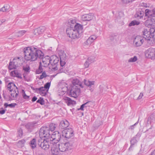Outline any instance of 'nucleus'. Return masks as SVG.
I'll list each match as a JSON object with an SVG mask.
<instances>
[{"label":"nucleus","instance_id":"nucleus-19","mask_svg":"<svg viewBox=\"0 0 155 155\" xmlns=\"http://www.w3.org/2000/svg\"><path fill=\"white\" fill-rule=\"evenodd\" d=\"M45 29V28L44 26H41L38 28L35 29L34 31V34L38 35L39 34L42 33Z\"/></svg>","mask_w":155,"mask_h":155},{"label":"nucleus","instance_id":"nucleus-31","mask_svg":"<svg viewBox=\"0 0 155 155\" xmlns=\"http://www.w3.org/2000/svg\"><path fill=\"white\" fill-rule=\"evenodd\" d=\"M42 65L41 62L39 63V65L38 68L36 71V73L37 74H40L43 72V69L42 68Z\"/></svg>","mask_w":155,"mask_h":155},{"label":"nucleus","instance_id":"nucleus-41","mask_svg":"<svg viewBox=\"0 0 155 155\" xmlns=\"http://www.w3.org/2000/svg\"><path fill=\"white\" fill-rule=\"evenodd\" d=\"M21 92L23 98L25 99H28L29 98V96L27 95L25 91L24 90H22Z\"/></svg>","mask_w":155,"mask_h":155},{"label":"nucleus","instance_id":"nucleus-46","mask_svg":"<svg viewBox=\"0 0 155 155\" xmlns=\"http://www.w3.org/2000/svg\"><path fill=\"white\" fill-rule=\"evenodd\" d=\"M42 73V74L40 76V77L39 78L40 79H42L44 78H46L48 76L46 74L45 71L43 72Z\"/></svg>","mask_w":155,"mask_h":155},{"label":"nucleus","instance_id":"nucleus-4","mask_svg":"<svg viewBox=\"0 0 155 155\" xmlns=\"http://www.w3.org/2000/svg\"><path fill=\"white\" fill-rule=\"evenodd\" d=\"M58 54L60 57V67L58 70L59 73L64 72L66 71L65 64L67 59V57L64 51L63 50L58 51Z\"/></svg>","mask_w":155,"mask_h":155},{"label":"nucleus","instance_id":"nucleus-10","mask_svg":"<svg viewBox=\"0 0 155 155\" xmlns=\"http://www.w3.org/2000/svg\"><path fill=\"white\" fill-rule=\"evenodd\" d=\"M145 8H140L136 9V13L134 15L135 18H137L141 19L143 17L144 14Z\"/></svg>","mask_w":155,"mask_h":155},{"label":"nucleus","instance_id":"nucleus-2","mask_svg":"<svg viewBox=\"0 0 155 155\" xmlns=\"http://www.w3.org/2000/svg\"><path fill=\"white\" fill-rule=\"evenodd\" d=\"M24 52L25 58L27 61H34L38 59H43L44 54L40 50L33 46L24 48Z\"/></svg>","mask_w":155,"mask_h":155},{"label":"nucleus","instance_id":"nucleus-60","mask_svg":"<svg viewBox=\"0 0 155 155\" xmlns=\"http://www.w3.org/2000/svg\"><path fill=\"white\" fill-rule=\"evenodd\" d=\"M141 136V134L140 132H138L137 134L134 136L136 137V138L137 137H140Z\"/></svg>","mask_w":155,"mask_h":155},{"label":"nucleus","instance_id":"nucleus-44","mask_svg":"<svg viewBox=\"0 0 155 155\" xmlns=\"http://www.w3.org/2000/svg\"><path fill=\"white\" fill-rule=\"evenodd\" d=\"M137 60V57L136 56H134L133 58H131L128 61L129 62H133L136 61Z\"/></svg>","mask_w":155,"mask_h":155},{"label":"nucleus","instance_id":"nucleus-63","mask_svg":"<svg viewBox=\"0 0 155 155\" xmlns=\"http://www.w3.org/2000/svg\"><path fill=\"white\" fill-rule=\"evenodd\" d=\"M4 106L5 108H7L8 107V104L7 103H5L4 104Z\"/></svg>","mask_w":155,"mask_h":155},{"label":"nucleus","instance_id":"nucleus-57","mask_svg":"<svg viewBox=\"0 0 155 155\" xmlns=\"http://www.w3.org/2000/svg\"><path fill=\"white\" fill-rule=\"evenodd\" d=\"M143 94L141 93H140V95L138 97L137 99L139 100V99H141L143 97Z\"/></svg>","mask_w":155,"mask_h":155},{"label":"nucleus","instance_id":"nucleus-14","mask_svg":"<svg viewBox=\"0 0 155 155\" xmlns=\"http://www.w3.org/2000/svg\"><path fill=\"white\" fill-rule=\"evenodd\" d=\"M93 17V14L92 13H90L82 15L81 20L83 21H89L92 20Z\"/></svg>","mask_w":155,"mask_h":155},{"label":"nucleus","instance_id":"nucleus-33","mask_svg":"<svg viewBox=\"0 0 155 155\" xmlns=\"http://www.w3.org/2000/svg\"><path fill=\"white\" fill-rule=\"evenodd\" d=\"M42 87L43 89L40 91L39 94L42 96H45L47 94V92L48 91V90H46V89H45L43 87Z\"/></svg>","mask_w":155,"mask_h":155},{"label":"nucleus","instance_id":"nucleus-58","mask_svg":"<svg viewBox=\"0 0 155 155\" xmlns=\"http://www.w3.org/2000/svg\"><path fill=\"white\" fill-rule=\"evenodd\" d=\"M116 37V35H114L110 36V40H111L112 41V40H114L115 37Z\"/></svg>","mask_w":155,"mask_h":155},{"label":"nucleus","instance_id":"nucleus-29","mask_svg":"<svg viewBox=\"0 0 155 155\" xmlns=\"http://www.w3.org/2000/svg\"><path fill=\"white\" fill-rule=\"evenodd\" d=\"M150 40L152 41L155 39V29L152 28L150 29Z\"/></svg>","mask_w":155,"mask_h":155},{"label":"nucleus","instance_id":"nucleus-47","mask_svg":"<svg viewBox=\"0 0 155 155\" xmlns=\"http://www.w3.org/2000/svg\"><path fill=\"white\" fill-rule=\"evenodd\" d=\"M23 69L25 71L29 72H30V68L28 65H27L26 67L24 66L23 67Z\"/></svg>","mask_w":155,"mask_h":155},{"label":"nucleus","instance_id":"nucleus-43","mask_svg":"<svg viewBox=\"0 0 155 155\" xmlns=\"http://www.w3.org/2000/svg\"><path fill=\"white\" fill-rule=\"evenodd\" d=\"M145 14V17H147L148 18H150V10L148 9H145L144 11Z\"/></svg>","mask_w":155,"mask_h":155},{"label":"nucleus","instance_id":"nucleus-48","mask_svg":"<svg viewBox=\"0 0 155 155\" xmlns=\"http://www.w3.org/2000/svg\"><path fill=\"white\" fill-rule=\"evenodd\" d=\"M134 0H122V3L124 4H127L131 2Z\"/></svg>","mask_w":155,"mask_h":155},{"label":"nucleus","instance_id":"nucleus-28","mask_svg":"<svg viewBox=\"0 0 155 155\" xmlns=\"http://www.w3.org/2000/svg\"><path fill=\"white\" fill-rule=\"evenodd\" d=\"M51 151L52 154L54 155H58L59 153V148L55 147H51Z\"/></svg>","mask_w":155,"mask_h":155},{"label":"nucleus","instance_id":"nucleus-54","mask_svg":"<svg viewBox=\"0 0 155 155\" xmlns=\"http://www.w3.org/2000/svg\"><path fill=\"white\" fill-rule=\"evenodd\" d=\"M17 105V104L15 103H12L11 104H8V107H10L12 108H14L15 107V106Z\"/></svg>","mask_w":155,"mask_h":155},{"label":"nucleus","instance_id":"nucleus-53","mask_svg":"<svg viewBox=\"0 0 155 155\" xmlns=\"http://www.w3.org/2000/svg\"><path fill=\"white\" fill-rule=\"evenodd\" d=\"M8 11V8H7V7H6L5 6H4V7L0 9V11H2L3 12H6Z\"/></svg>","mask_w":155,"mask_h":155},{"label":"nucleus","instance_id":"nucleus-5","mask_svg":"<svg viewBox=\"0 0 155 155\" xmlns=\"http://www.w3.org/2000/svg\"><path fill=\"white\" fill-rule=\"evenodd\" d=\"M64 89L68 91V94L69 96L74 98H76L80 93V88L78 87L77 86H70L69 88L66 86Z\"/></svg>","mask_w":155,"mask_h":155},{"label":"nucleus","instance_id":"nucleus-21","mask_svg":"<svg viewBox=\"0 0 155 155\" xmlns=\"http://www.w3.org/2000/svg\"><path fill=\"white\" fill-rule=\"evenodd\" d=\"M84 84L89 88H91V87H92L94 85V81H90L89 80L84 79Z\"/></svg>","mask_w":155,"mask_h":155},{"label":"nucleus","instance_id":"nucleus-36","mask_svg":"<svg viewBox=\"0 0 155 155\" xmlns=\"http://www.w3.org/2000/svg\"><path fill=\"white\" fill-rule=\"evenodd\" d=\"M140 24V22L139 21L136 20H134L131 21V22L129 24V26H131L135 25H139Z\"/></svg>","mask_w":155,"mask_h":155},{"label":"nucleus","instance_id":"nucleus-3","mask_svg":"<svg viewBox=\"0 0 155 155\" xmlns=\"http://www.w3.org/2000/svg\"><path fill=\"white\" fill-rule=\"evenodd\" d=\"M83 25L77 23L71 28H67L66 32L68 36L70 38L75 39L80 37V34L83 32Z\"/></svg>","mask_w":155,"mask_h":155},{"label":"nucleus","instance_id":"nucleus-7","mask_svg":"<svg viewBox=\"0 0 155 155\" xmlns=\"http://www.w3.org/2000/svg\"><path fill=\"white\" fill-rule=\"evenodd\" d=\"M61 134L58 131L53 132L49 139V144L58 143L61 138Z\"/></svg>","mask_w":155,"mask_h":155},{"label":"nucleus","instance_id":"nucleus-26","mask_svg":"<svg viewBox=\"0 0 155 155\" xmlns=\"http://www.w3.org/2000/svg\"><path fill=\"white\" fill-rule=\"evenodd\" d=\"M11 92V95L13 98H16L18 96L19 92L18 88L17 87H16V88L13 90V91H12Z\"/></svg>","mask_w":155,"mask_h":155},{"label":"nucleus","instance_id":"nucleus-15","mask_svg":"<svg viewBox=\"0 0 155 155\" xmlns=\"http://www.w3.org/2000/svg\"><path fill=\"white\" fill-rule=\"evenodd\" d=\"M148 30L147 29H144L142 31L143 33V37L147 41H150V29H148Z\"/></svg>","mask_w":155,"mask_h":155},{"label":"nucleus","instance_id":"nucleus-42","mask_svg":"<svg viewBox=\"0 0 155 155\" xmlns=\"http://www.w3.org/2000/svg\"><path fill=\"white\" fill-rule=\"evenodd\" d=\"M90 102L89 101H88L87 102H86V103H84L82 104L81 106H80V108H78V110H83V111L84 110V107H87V106H86V105L88 103H89Z\"/></svg>","mask_w":155,"mask_h":155},{"label":"nucleus","instance_id":"nucleus-12","mask_svg":"<svg viewBox=\"0 0 155 155\" xmlns=\"http://www.w3.org/2000/svg\"><path fill=\"white\" fill-rule=\"evenodd\" d=\"M144 41L143 37L140 36H137L134 38V43L136 47H138L141 46Z\"/></svg>","mask_w":155,"mask_h":155},{"label":"nucleus","instance_id":"nucleus-1","mask_svg":"<svg viewBox=\"0 0 155 155\" xmlns=\"http://www.w3.org/2000/svg\"><path fill=\"white\" fill-rule=\"evenodd\" d=\"M52 134L47 126L41 127L39 131L40 138L37 141L38 145L42 149L46 150L50 147L49 139Z\"/></svg>","mask_w":155,"mask_h":155},{"label":"nucleus","instance_id":"nucleus-64","mask_svg":"<svg viewBox=\"0 0 155 155\" xmlns=\"http://www.w3.org/2000/svg\"><path fill=\"white\" fill-rule=\"evenodd\" d=\"M151 155H155V150L151 153Z\"/></svg>","mask_w":155,"mask_h":155},{"label":"nucleus","instance_id":"nucleus-37","mask_svg":"<svg viewBox=\"0 0 155 155\" xmlns=\"http://www.w3.org/2000/svg\"><path fill=\"white\" fill-rule=\"evenodd\" d=\"M23 134V130L21 128L18 130L17 132V136L18 137L20 138L22 137Z\"/></svg>","mask_w":155,"mask_h":155},{"label":"nucleus","instance_id":"nucleus-27","mask_svg":"<svg viewBox=\"0 0 155 155\" xmlns=\"http://www.w3.org/2000/svg\"><path fill=\"white\" fill-rule=\"evenodd\" d=\"M7 88L10 92H12L17 87L15 84L13 82H10L7 85Z\"/></svg>","mask_w":155,"mask_h":155},{"label":"nucleus","instance_id":"nucleus-18","mask_svg":"<svg viewBox=\"0 0 155 155\" xmlns=\"http://www.w3.org/2000/svg\"><path fill=\"white\" fill-rule=\"evenodd\" d=\"M63 99L64 102L66 103L68 106L76 104V101L72 100L71 98L67 97H64Z\"/></svg>","mask_w":155,"mask_h":155},{"label":"nucleus","instance_id":"nucleus-16","mask_svg":"<svg viewBox=\"0 0 155 155\" xmlns=\"http://www.w3.org/2000/svg\"><path fill=\"white\" fill-rule=\"evenodd\" d=\"M68 122L66 120H61L60 122L59 127L61 129H66L69 126Z\"/></svg>","mask_w":155,"mask_h":155},{"label":"nucleus","instance_id":"nucleus-30","mask_svg":"<svg viewBox=\"0 0 155 155\" xmlns=\"http://www.w3.org/2000/svg\"><path fill=\"white\" fill-rule=\"evenodd\" d=\"M68 23L70 25L69 27H68V28H71V26H74V25L76 24V21L75 19H70L68 21Z\"/></svg>","mask_w":155,"mask_h":155},{"label":"nucleus","instance_id":"nucleus-34","mask_svg":"<svg viewBox=\"0 0 155 155\" xmlns=\"http://www.w3.org/2000/svg\"><path fill=\"white\" fill-rule=\"evenodd\" d=\"M139 6L138 7L139 8H143L142 7L147 8L148 7H149V5L148 4H147V3L144 2L142 1L140 3V4L139 5Z\"/></svg>","mask_w":155,"mask_h":155},{"label":"nucleus","instance_id":"nucleus-25","mask_svg":"<svg viewBox=\"0 0 155 155\" xmlns=\"http://www.w3.org/2000/svg\"><path fill=\"white\" fill-rule=\"evenodd\" d=\"M10 75L14 77H17L21 79L22 78L21 74H19L18 71L16 70L11 71L10 73Z\"/></svg>","mask_w":155,"mask_h":155},{"label":"nucleus","instance_id":"nucleus-52","mask_svg":"<svg viewBox=\"0 0 155 155\" xmlns=\"http://www.w3.org/2000/svg\"><path fill=\"white\" fill-rule=\"evenodd\" d=\"M42 89H43V88L41 87L39 88H35V90L34 91V92L39 93V92H40V91Z\"/></svg>","mask_w":155,"mask_h":155},{"label":"nucleus","instance_id":"nucleus-6","mask_svg":"<svg viewBox=\"0 0 155 155\" xmlns=\"http://www.w3.org/2000/svg\"><path fill=\"white\" fill-rule=\"evenodd\" d=\"M59 61V58L56 55L51 56L49 60V63L51 66H49L50 69L52 71H54L58 70V63Z\"/></svg>","mask_w":155,"mask_h":155},{"label":"nucleus","instance_id":"nucleus-56","mask_svg":"<svg viewBox=\"0 0 155 155\" xmlns=\"http://www.w3.org/2000/svg\"><path fill=\"white\" fill-rule=\"evenodd\" d=\"M6 111V110L3 109L2 110H0V114H4Z\"/></svg>","mask_w":155,"mask_h":155},{"label":"nucleus","instance_id":"nucleus-9","mask_svg":"<svg viewBox=\"0 0 155 155\" xmlns=\"http://www.w3.org/2000/svg\"><path fill=\"white\" fill-rule=\"evenodd\" d=\"M74 135V131L71 128H66L62 131V137L66 139H69Z\"/></svg>","mask_w":155,"mask_h":155},{"label":"nucleus","instance_id":"nucleus-32","mask_svg":"<svg viewBox=\"0 0 155 155\" xmlns=\"http://www.w3.org/2000/svg\"><path fill=\"white\" fill-rule=\"evenodd\" d=\"M27 31L25 30L19 31L17 33V36L21 37L24 35L26 32Z\"/></svg>","mask_w":155,"mask_h":155},{"label":"nucleus","instance_id":"nucleus-55","mask_svg":"<svg viewBox=\"0 0 155 155\" xmlns=\"http://www.w3.org/2000/svg\"><path fill=\"white\" fill-rule=\"evenodd\" d=\"M99 93H102L103 92L104 87L102 86H101V85H100L99 86Z\"/></svg>","mask_w":155,"mask_h":155},{"label":"nucleus","instance_id":"nucleus-51","mask_svg":"<svg viewBox=\"0 0 155 155\" xmlns=\"http://www.w3.org/2000/svg\"><path fill=\"white\" fill-rule=\"evenodd\" d=\"M91 63L87 60L84 63V66L85 68H88L90 64Z\"/></svg>","mask_w":155,"mask_h":155},{"label":"nucleus","instance_id":"nucleus-20","mask_svg":"<svg viewBox=\"0 0 155 155\" xmlns=\"http://www.w3.org/2000/svg\"><path fill=\"white\" fill-rule=\"evenodd\" d=\"M16 60L17 59L14 58L13 59L12 61H10L8 67L9 70H11L13 69L16 68L17 67L16 64H15Z\"/></svg>","mask_w":155,"mask_h":155},{"label":"nucleus","instance_id":"nucleus-49","mask_svg":"<svg viewBox=\"0 0 155 155\" xmlns=\"http://www.w3.org/2000/svg\"><path fill=\"white\" fill-rule=\"evenodd\" d=\"M92 42H93L88 38L84 43L86 45H91Z\"/></svg>","mask_w":155,"mask_h":155},{"label":"nucleus","instance_id":"nucleus-39","mask_svg":"<svg viewBox=\"0 0 155 155\" xmlns=\"http://www.w3.org/2000/svg\"><path fill=\"white\" fill-rule=\"evenodd\" d=\"M95 58L94 56H91L87 58L88 61H89L91 63L94 62L95 61Z\"/></svg>","mask_w":155,"mask_h":155},{"label":"nucleus","instance_id":"nucleus-8","mask_svg":"<svg viewBox=\"0 0 155 155\" xmlns=\"http://www.w3.org/2000/svg\"><path fill=\"white\" fill-rule=\"evenodd\" d=\"M58 145L60 151L64 152L71 150L72 148L73 144L69 141L64 143L58 144Z\"/></svg>","mask_w":155,"mask_h":155},{"label":"nucleus","instance_id":"nucleus-23","mask_svg":"<svg viewBox=\"0 0 155 155\" xmlns=\"http://www.w3.org/2000/svg\"><path fill=\"white\" fill-rule=\"evenodd\" d=\"M34 124L33 122L28 123L25 125V127L29 132H31L33 129Z\"/></svg>","mask_w":155,"mask_h":155},{"label":"nucleus","instance_id":"nucleus-13","mask_svg":"<svg viewBox=\"0 0 155 155\" xmlns=\"http://www.w3.org/2000/svg\"><path fill=\"white\" fill-rule=\"evenodd\" d=\"M150 25L155 26V8H153L152 10H150Z\"/></svg>","mask_w":155,"mask_h":155},{"label":"nucleus","instance_id":"nucleus-45","mask_svg":"<svg viewBox=\"0 0 155 155\" xmlns=\"http://www.w3.org/2000/svg\"><path fill=\"white\" fill-rule=\"evenodd\" d=\"M51 85V82H48L46 83L44 85L43 87L45 89L48 90Z\"/></svg>","mask_w":155,"mask_h":155},{"label":"nucleus","instance_id":"nucleus-22","mask_svg":"<svg viewBox=\"0 0 155 155\" xmlns=\"http://www.w3.org/2000/svg\"><path fill=\"white\" fill-rule=\"evenodd\" d=\"M130 145L129 148V150H132V147H133L135 144H136L137 142L136 137H133L130 140Z\"/></svg>","mask_w":155,"mask_h":155},{"label":"nucleus","instance_id":"nucleus-59","mask_svg":"<svg viewBox=\"0 0 155 155\" xmlns=\"http://www.w3.org/2000/svg\"><path fill=\"white\" fill-rule=\"evenodd\" d=\"M37 99V97H36V96H35L33 97L31 101L32 102H34Z\"/></svg>","mask_w":155,"mask_h":155},{"label":"nucleus","instance_id":"nucleus-11","mask_svg":"<svg viewBox=\"0 0 155 155\" xmlns=\"http://www.w3.org/2000/svg\"><path fill=\"white\" fill-rule=\"evenodd\" d=\"M146 56L149 58L152 59L155 58V49L150 48L146 51Z\"/></svg>","mask_w":155,"mask_h":155},{"label":"nucleus","instance_id":"nucleus-17","mask_svg":"<svg viewBox=\"0 0 155 155\" xmlns=\"http://www.w3.org/2000/svg\"><path fill=\"white\" fill-rule=\"evenodd\" d=\"M72 84L71 86H75L80 87L83 88L84 86L82 84L81 82L78 79H74L72 81Z\"/></svg>","mask_w":155,"mask_h":155},{"label":"nucleus","instance_id":"nucleus-40","mask_svg":"<svg viewBox=\"0 0 155 155\" xmlns=\"http://www.w3.org/2000/svg\"><path fill=\"white\" fill-rule=\"evenodd\" d=\"M36 102L39 103L41 105H43L45 104V101L42 97H40L39 99Z\"/></svg>","mask_w":155,"mask_h":155},{"label":"nucleus","instance_id":"nucleus-61","mask_svg":"<svg viewBox=\"0 0 155 155\" xmlns=\"http://www.w3.org/2000/svg\"><path fill=\"white\" fill-rule=\"evenodd\" d=\"M2 96L4 99H6V95L5 94V91H3Z\"/></svg>","mask_w":155,"mask_h":155},{"label":"nucleus","instance_id":"nucleus-50","mask_svg":"<svg viewBox=\"0 0 155 155\" xmlns=\"http://www.w3.org/2000/svg\"><path fill=\"white\" fill-rule=\"evenodd\" d=\"M88 38L93 42L96 39L97 37L95 36L92 35L90 37Z\"/></svg>","mask_w":155,"mask_h":155},{"label":"nucleus","instance_id":"nucleus-62","mask_svg":"<svg viewBox=\"0 0 155 155\" xmlns=\"http://www.w3.org/2000/svg\"><path fill=\"white\" fill-rule=\"evenodd\" d=\"M66 86H65L64 87L62 88V91H63L64 92H66L67 93V94H68V91H67V90H66L65 89H64V88Z\"/></svg>","mask_w":155,"mask_h":155},{"label":"nucleus","instance_id":"nucleus-24","mask_svg":"<svg viewBox=\"0 0 155 155\" xmlns=\"http://www.w3.org/2000/svg\"><path fill=\"white\" fill-rule=\"evenodd\" d=\"M29 144L31 149L35 148L37 146L36 139L35 138H33L30 141Z\"/></svg>","mask_w":155,"mask_h":155},{"label":"nucleus","instance_id":"nucleus-35","mask_svg":"<svg viewBox=\"0 0 155 155\" xmlns=\"http://www.w3.org/2000/svg\"><path fill=\"white\" fill-rule=\"evenodd\" d=\"M47 127H48L49 129V130H51V133H52V131L54 130L56 127L55 124L51 123L49 124V126Z\"/></svg>","mask_w":155,"mask_h":155},{"label":"nucleus","instance_id":"nucleus-38","mask_svg":"<svg viewBox=\"0 0 155 155\" xmlns=\"http://www.w3.org/2000/svg\"><path fill=\"white\" fill-rule=\"evenodd\" d=\"M25 143V140L24 139H22L18 141V145L20 147H22L24 146V144Z\"/></svg>","mask_w":155,"mask_h":155}]
</instances>
